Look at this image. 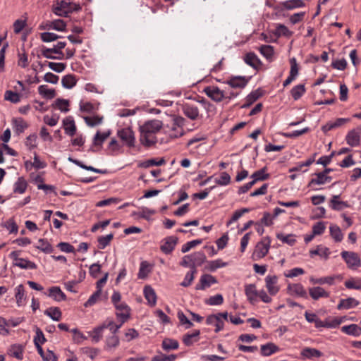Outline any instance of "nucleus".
Here are the masks:
<instances>
[{
  "label": "nucleus",
  "mask_w": 361,
  "mask_h": 361,
  "mask_svg": "<svg viewBox=\"0 0 361 361\" xmlns=\"http://www.w3.org/2000/svg\"><path fill=\"white\" fill-rule=\"evenodd\" d=\"M162 127V122L159 120H152L145 122L140 126V142L146 147H149L157 142V133Z\"/></svg>",
  "instance_id": "obj_1"
},
{
  "label": "nucleus",
  "mask_w": 361,
  "mask_h": 361,
  "mask_svg": "<svg viewBox=\"0 0 361 361\" xmlns=\"http://www.w3.org/2000/svg\"><path fill=\"white\" fill-rule=\"evenodd\" d=\"M52 10L56 16L67 17L70 13L81 10V6L71 0H56Z\"/></svg>",
  "instance_id": "obj_2"
},
{
  "label": "nucleus",
  "mask_w": 361,
  "mask_h": 361,
  "mask_svg": "<svg viewBox=\"0 0 361 361\" xmlns=\"http://www.w3.org/2000/svg\"><path fill=\"white\" fill-rule=\"evenodd\" d=\"M228 319V314L227 312H219L209 315L206 319V324L215 326L214 331L218 333L222 331L224 328V322Z\"/></svg>",
  "instance_id": "obj_3"
},
{
  "label": "nucleus",
  "mask_w": 361,
  "mask_h": 361,
  "mask_svg": "<svg viewBox=\"0 0 361 361\" xmlns=\"http://www.w3.org/2000/svg\"><path fill=\"white\" fill-rule=\"evenodd\" d=\"M20 250H15L9 254V257L13 260V266L23 269H36L37 264L27 259L20 258Z\"/></svg>",
  "instance_id": "obj_4"
},
{
  "label": "nucleus",
  "mask_w": 361,
  "mask_h": 361,
  "mask_svg": "<svg viewBox=\"0 0 361 361\" xmlns=\"http://www.w3.org/2000/svg\"><path fill=\"white\" fill-rule=\"evenodd\" d=\"M271 244V239L269 237H264L255 246L254 252L252 255L253 260H259L264 257L268 253Z\"/></svg>",
  "instance_id": "obj_5"
},
{
  "label": "nucleus",
  "mask_w": 361,
  "mask_h": 361,
  "mask_svg": "<svg viewBox=\"0 0 361 361\" xmlns=\"http://www.w3.org/2000/svg\"><path fill=\"white\" fill-rule=\"evenodd\" d=\"M341 255L349 269H357L361 267V259L357 253L350 251H343Z\"/></svg>",
  "instance_id": "obj_6"
},
{
  "label": "nucleus",
  "mask_w": 361,
  "mask_h": 361,
  "mask_svg": "<svg viewBox=\"0 0 361 361\" xmlns=\"http://www.w3.org/2000/svg\"><path fill=\"white\" fill-rule=\"evenodd\" d=\"M117 135L125 145L129 147L135 146V137L131 128H122L118 130Z\"/></svg>",
  "instance_id": "obj_7"
},
{
  "label": "nucleus",
  "mask_w": 361,
  "mask_h": 361,
  "mask_svg": "<svg viewBox=\"0 0 361 361\" xmlns=\"http://www.w3.org/2000/svg\"><path fill=\"white\" fill-rule=\"evenodd\" d=\"M224 91L214 85L207 86L203 90V92L215 102H221L224 100L225 95Z\"/></svg>",
  "instance_id": "obj_8"
},
{
  "label": "nucleus",
  "mask_w": 361,
  "mask_h": 361,
  "mask_svg": "<svg viewBox=\"0 0 361 361\" xmlns=\"http://www.w3.org/2000/svg\"><path fill=\"white\" fill-rule=\"evenodd\" d=\"M116 308V315L117 318L121 322V324H123L130 317V308L125 302L119 303L114 306Z\"/></svg>",
  "instance_id": "obj_9"
},
{
  "label": "nucleus",
  "mask_w": 361,
  "mask_h": 361,
  "mask_svg": "<svg viewBox=\"0 0 361 361\" xmlns=\"http://www.w3.org/2000/svg\"><path fill=\"white\" fill-rule=\"evenodd\" d=\"M66 45V43L65 42H59L56 44L54 46L53 48H45L42 50V55L44 57L47 59H61L62 57L60 56H52L51 54H58L61 55H63L61 52V49H63Z\"/></svg>",
  "instance_id": "obj_10"
},
{
  "label": "nucleus",
  "mask_w": 361,
  "mask_h": 361,
  "mask_svg": "<svg viewBox=\"0 0 361 361\" xmlns=\"http://www.w3.org/2000/svg\"><path fill=\"white\" fill-rule=\"evenodd\" d=\"M178 238L176 236L171 235L164 238L161 240L160 250L166 255L171 254L175 249L178 243Z\"/></svg>",
  "instance_id": "obj_11"
},
{
  "label": "nucleus",
  "mask_w": 361,
  "mask_h": 361,
  "mask_svg": "<svg viewBox=\"0 0 361 361\" xmlns=\"http://www.w3.org/2000/svg\"><path fill=\"white\" fill-rule=\"evenodd\" d=\"M287 293L291 296L300 297L307 299V293L301 283H290L287 286Z\"/></svg>",
  "instance_id": "obj_12"
},
{
  "label": "nucleus",
  "mask_w": 361,
  "mask_h": 361,
  "mask_svg": "<svg viewBox=\"0 0 361 361\" xmlns=\"http://www.w3.org/2000/svg\"><path fill=\"white\" fill-rule=\"evenodd\" d=\"M265 286L271 295H275L279 291L278 277L276 275H267L265 278Z\"/></svg>",
  "instance_id": "obj_13"
},
{
  "label": "nucleus",
  "mask_w": 361,
  "mask_h": 361,
  "mask_svg": "<svg viewBox=\"0 0 361 361\" xmlns=\"http://www.w3.org/2000/svg\"><path fill=\"white\" fill-rule=\"evenodd\" d=\"M243 60L246 64L253 68L255 70H259L262 65L261 60L254 52L246 54Z\"/></svg>",
  "instance_id": "obj_14"
},
{
  "label": "nucleus",
  "mask_w": 361,
  "mask_h": 361,
  "mask_svg": "<svg viewBox=\"0 0 361 361\" xmlns=\"http://www.w3.org/2000/svg\"><path fill=\"white\" fill-rule=\"evenodd\" d=\"M216 283L217 281L214 276L209 274H204L201 276L200 283L196 285L195 288L197 290H204Z\"/></svg>",
  "instance_id": "obj_15"
},
{
  "label": "nucleus",
  "mask_w": 361,
  "mask_h": 361,
  "mask_svg": "<svg viewBox=\"0 0 361 361\" xmlns=\"http://www.w3.org/2000/svg\"><path fill=\"white\" fill-rule=\"evenodd\" d=\"M249 81V78L244 76H235L226 81V84L232 88H244Z\"/></svg>",
  "instance_id": "obj_16"
},
{
  "label": "nucleus",
  "mask_w": 361,
  "mask_h": 361,
  "mask_svg": "<svg viewBox=\"0 0 361 361\" xmlns=\"http://www.w3.org/2000/svg\"><path fill=\"white\" fill-rule=\"evenodd\" d=\"M349 118H339L336 119L335 121H330L326 125L323 126L322 130L324 133H327L329 130H331L334 128H337L345 125L346 123L349 122Z\"/></svg>",
  "instance_id": "obj_17"
},
{
  "label": "nucleus",
  "mask_w": 361,
  "mask_h": 361,
  "mask_svg": "<svg viewBox=\"0 0 361 361\" xmlns=\"http://www.w3.org/2000/svg\"><path fill=\"white\" fill-rule=\"evenodd\" d=\"M315 178H313L310 181L308 186L312 187L313 185H324L328 183H330L332 180V178L329 176H326L322 172L316 173Z\"/></svg>",
  "instance_id": "obj_18"
},
{
  "label": "nucleus",
  "mask_w": 361,
  "mask_h": 361,
  "mask_svg": "<svg viewBox=\"0 0 361 361\" xmlns=\"http://www.w3.org/2000/svg\"><path fill=\"white\" fill-rule=\"evenodd\" d=\"M339 197L340 195H338L332 196L329 202V206L333 210L341 211L345 208H348L350 207L348 202L341 201L339 200Z\"/></svg>",
  "instance_id": "obj_19"
},
{
  "label": "nucleus",
  "mask_w": 361,
  "mask_h": 361,
  "mask_svg": "<svg viewBox=\"0 0 361 361\" xmlns=\"http://www.w3.org/2000/svg\"><path fill=\"white\" fill-rule=\"evenodd\" d=\"M63 126L65 133L70 136H73L76 133V126L75 121L71 116H68L63 120Z\"/></svg>",
  "instance_id": "obj_20"
},
{
  "label": "nucleus",
  "mask_w": 361,
  "mask_h": 361,
  "mask_svg": "<svg viewBox=\"0 0 361 361\" xmlns=\"http://www.w3.org/2000/svg\"><path fill=\"white\" fill-rule=\"evenodd\" d=\"M309 294L314 300H317L321 298L329 297V293L326 291L323 288L320 286L310 288L309 289Z\"/></svg>",
  "instance_id": "obj_21"
},
{
  "label": "nucleus",
  "mask_w": 361,
  "mask_h": 361,
  "mask_svg": "<svg viewBox=\"0 0 361 361\" xmlns=\"http://www.w3.org/2000/svg\"><path fill=\"white\" fill-rule=\"evenodd\" d=\"M280 350V348L274 343H267L260 347L261 355L264 357L270 356Z\"/></svg>",
  "instance_id": "obj_22"
},
{
  "label": "nucleus",
  "mask_w": 361,
  "mask_h": 361,
  "mask_svg": "<svg viewBox=\"0 0 361 361\" xmlns=\"http://www.w3.org/2000/svg\"><path fill=\"white\" fill-rule=\"evenodd\" d=\"M47 295L57 302L63 301L66 299V295L58 286H53L50 288Z\"/></svg>",
  "instance_id": "obj_23"
},
{
  "label": "nucleus",
  "mask_w": 361,
  "mask_h": 361,
  "mask_svg": "<svg viewBox=\"0 0 361 361\" xmlns=\"http://www.w3.org/2000/svg\"><path fill=\"white\" fill-rule=\"evenodd\" d=\"M184 114L192 120H195L199 116V109L197 106L185 104L183 106Z\"/></svg>",
  "instance_id": "obj_24"
},
{
  "label": "nucleus",
  "mask_w": 361,
  "mask_h": 361,
  "mask_svg": "<svg viewBox=\"0 0 361 361\" xmlns=\"http://www.w3.org/2000/svg\"><path fill=\"white\" fill-rule=\"evenodd\" d=\"M346 142L351 147H356L360 145V136L355 130H352L348 133L345 137Z\"/></svg>",
  "instance_id": "obj_25"
},
{
  "label": "nucleus",
  "mask_w": 361,
  "mask_h": 361,
  "mask_svg": "<svg viewBox=\"0 0 361 361\" xmlns=\"http://www.w3.org/2000/svg\"><path fill=\"white\" fill-rule=\"evenodd\" d=\"M144 295L150 306H154L157 303V295L154 290L150 286L144 288Z\"/></svg>",
  "instance_id": "obj_26"
},
{
  "label": "nucleus",
  "mask_w": 361,
  "mask_h": 361,
  "mask_svg": "<svg viewBox=\"0 0 361 361\" xmlns=\"http://www.w3.org/2000/svg\"><path fill=\"white\" fill-rule=\"evenodd\" d=\"M245 293L247 298V300L253 303L257 300V298L258 297L259 291H257L256 288V286L255 284H248L245 287Z\"/></svg>",
  "instance_id": "obj_27"
},
{
  "label": "nucleus",
  "mask_w": 361,
  "mask_h": 361,
  "mask_svg": "<svg viewBox=\"0 0 361 361\" xmlns=\"http://www.w3.org/2000/svg\"><path fill=\"white\" fill-rule=\"evenodd\" d=\"M228 265L227 262H224L221 259L207 262L205 269L209 271H215L217 269L225 267Z\"/></svg>",
  "instance_id": "obj_28"
},
{
  "label": "nucleus",
  "mask_w": 361,
  "mask_h": 361,
  "mask_svg": "<svg viewBox=\"0 0 361 361\" xmlns=\"http://www.w3.org/2000/svg\"><path fill=\"white\" fill-rule=\"evenodd\" d=\"M359 302L353 298H348L347 299L341 300L339 304L337 306L338 310L341 309H350L357 306Z\"/></svg>",
  "instance_id": "obj_29"
},
{
  "label": "nucleus",
  "mask_w": 361,
  "mask_h": 361,
  "mask_svg": "<svg viewBox=\"0 0 361 361\" xmlns=\"http://www.w3.org/2000/svg\"><path fill=\"white\" fill-rule=\"evenodd\" d=\"M37 249L44 253H51L54 251V247L52 245L48 242L47 240L45 239H39L35 246Z\"/></svg>",
  "instance_id": "obj_30"
},
{
  "label": "nucleus",
  "mask_w": 361,
  "mask_h": 361,
  "mask_svg": "<svg viewBox=\"0 0 361 361\" xmlns=\"http://www.w3.org/2000/svg\"><path fill=\"white\" fill-rule=\"evenodd\" d=\"M104 330V326H103V325L102 324L93 329L92 331L88 332L89 336L92 338V342L96 343L100 341L103 336Z\"/></svg>",
  "instance_id": "obj_31"
},
{
  "label": "nucleus",
  "mask_w": 361,
  "mask_h": 361,
  "mask_svg": "<svg viewBox=\"0 0 361 361\" xmlns=\"http://www.w3.org/2000/svg\"><path fill=\"white\" fill-rule=\"evenodd\" d=\"M27 187V183L23 177H19L13 185V192L18 194H23Z\"/></svg>",
  "instance_id": "obj_32"
},
{
  "label": "nucleus",
  "mask_w": 361,
  "mask_h": 361,
  "mask_svg": "<svg viewBox=\"0 0 361 361\" xmlns=\"http://www.w3.org/2000/svg\"><path fill=\"white\" fill-rule=\"evenodd\" d=\"M151 271L152 269L150 264L147 261H142L140 263L139 271L137 274L138 279H146Z\"/></svg>",
  "instance_id": "obj_33"
},
{
  "label": "nucleus",
  "mask_w": 361,
  "mask_h": 361,
  "mask_svg": "<svg viewBox=\"0 0 361 361\" xmlns=\"http://www.w3.org/2000/svg\"><path fill=\"white\" fill-rule=\"evenodd\" d=\"M283 8L286 10H293L298 8H302L305 6L302 0H288L282 4Z\"/></svg>",
  "instance_id": "obj_34"
},
{
  "label": "nucleus",
  "mask_w": 361,
  "mask_h": 361,
  "mask_svg": "<svg viewBox=\"0 0 361 361\" xmlns=\"http://www.w3.org/2000/svg\"><path fill=\"white\" fill-rule=\"evenodd\" d=\"M341 331L348 335L354 336H358L361 334V328L354 324L342 326Z\"/></svg>",
  "instance_id": "obj_35"
},
{
  "label": "nucleus",
  "mask_w": 361,
  "mask_h": 361,
  "mask_svg": "<svg viewBox=\"0 0 361 361\" xmlns=\"http://www.w3.org/2000/svg\"><path fill=\"white\" fill-rule=\"evenodd\" d=\"M200 334V330H195L192 334H187L183 336V342L187 346H190L195 341H197Z\"/></svg>",
  "instance_id": "obj_36"
},
{
  "label": "nucleus",
  "mask_w": 361,
  "mask_h": 361,
  "mask_svg": "<svg viewBox=\"0 0 361 361\" xmlns=\"http://www.w3.org/2000/svg\"><path fill=\"white\" fill-rule=\"evenodd\" d=\"M267 168L264 167L260 170H258L253 173L251 178L253 179L252 181L255 184L259 180H264L269 178V174L266 173Z\"/></svg>",
  "instance_id": "obj_37"
},
{
  "label": "nucleus",
  "mask_w": 361,
  "mask_h": 361,
  "mask_svg": "<svg viewBox=\"0 0 361 361\" xmlns=\"http://www.w3.org/2000/svg\"><path fill=\"white\" fill-rule=\"evenodd\" d=\"M301 355L305 358L311 359L312 357H319L322 355V353L315 348H305L302 350Z\"/></svg>",
  "instance_id": "obj_38"
},
{
  "label": "nucleus",
  "mask_w": 361,
  "mask_h": 361,
  "mask_svg": "<svg viewBox=\"0 0 361 361\" xmlns=\"http://www.w3.org/2000/svg\"><path fill=\"white\" fill-rule=\"evenodd\" d=\"M179 343L176 340L171 338H165L161 343L162 348L166 351L176 350L178 348Z\"/></svg>",
  "instance_id": "obj_39"
},
{
  "label": "nucleus",
  "mask_w": 361,
  "mask_h": 361,
  "mask_svg": "<svg viewBox=\"0 0 361 361\" xmlns=\"http://www.w3.org/2000/svg\"><path fill=\"white\" fill-rule=\"evenodd\" d=\"M39 94L46 99H52L56 93L54 89H49L47 85H42L38 87Z\"/></svg>",
  "instance_id": "obj_40"
},
{
  "label": "nucleus",
  "mask_w": 361,
  "mask_h": 361,
  "mask_svg": "<svg viewBox=\"0 0 361 361\" xmlns=\"http://www.w3.org/2000/svg\"><path fill=\"white\" fill-rule=\"evenodd\" d=\"M339 276H326V277H322L319 279H314L311 278L310 282H312L313 284H329L332 285L334 283V281L336 278H339Z\"/></svg>",
  "instance_id": "obj_41"
},
{
  "label": "nucleus",
  "mask_w": 361,
  "mask_h": 361,
  "mask_svg": "<svg viewBox=\"0 0 361 361\" xmlns=\"http://www.w3.org/2000/svg\"><path fill=\"white\" fill-rule=\"evenodd\" d=\"M44 314L54 321H59L61 319V312L59 307H49L44 311Z\"/></svg>",
  "instance_id": "obj_42"
},
{
  "label": "nucleus",
  "mask_w": 361,
  "mask_h": 361,
  "mask_svg": "<svg viewBox=\"0 0 361 361\" xmlns=\"http://www.w3.org/2000/svg\"><path fill=\"white\" fill-rule=\"evenodd\" d=\"M15 298L17 305L21 306L25 300V288L23 285L20 284L15 288Z\"/></svg>",
  "instance_id": "obj_43"
},
{
  "label": "nucleus",
  "mask_w": 361,
  "mask_h": 361,
  "mask_svg": "<svg viewBox=\"0 0 361 361\" xmlns=\"http://www.w3.org/2000/svg\"><path fill=\"white\" fill-rule=\"evenodd\" d=\"M260 54L267 60L271 61L274 54V47L270 45H262L259 48Z\"/></svg>",
  "instance_id": "obj_44"
},
{
  "label": "nucleus",
  "mask_w": 361,
  "mask_h": 361,
  "mask_svg": "<svg viewBox=\"0 0 361 361\" xmlns=\"http://www.w3.org/2000/svg\"><path fill=\"white\" fill-rule=\"evenodd\" d=\"M102 325L104 326V329H109L111 334L116 335L123 324H121V322L119 324H116L112 319H107L102 324Z\"/></svg>",
  "instance_id": "obj_45"
},
{
  "label": "nucleus",
  "mask_w": 361,
  "mask_h": 361,
  "mask_svg": "<svg viewBox=\"0 0 361 361\" xmlns=\"http://www.w3.org/2000/svg\"><path fill=\"white\" fill-rule=\"evenodd\" d=\"M310 255L311 257H313L314 255H319L326 259L330 255V251L329 248L319 245L317 249L310 250Z\"/></svg>",
  "instance_id": "obj_46"
},
{
  "label": "nucleus",
  "mask_w": 361,
  "mask_h": 361,
  "mask_svg": "<svg viewBox=\"0 0 361 361\" xmlns=\"http://www.w3.org/2000/svg\"><path fill=\"white\" fill-rule=\"evenodd\" d=\"M11 355L18 360L23 358V347L19 344L13 345L10 349Z\"/></svg>",
  "instance_id": "obj_47"
},
{
  "label": "nucleus",
  "mask_w": 361,
  "mask_h": 361,
  "mask_svg": "<svg viewBox=\"0 0 361 361\" xmlns=\"http://www.w3.org/2000/svg\"><path fill=\"white\" fill-rule=\"evenodd\" d=\"M61 83L63 87L71 89L76 85V79L73 75H66L63 77Z\"/></svg>",
  "instance_id": "obj_48"
},
{
  "label": "nucleus",
  "mask_w": 361,
  "mask_h": 361,
  "mask_svg": "<svg viewBox=\"0 0 361 361\" xmlns=\"http://www.w3.org/2000/svg\"><path fill=\"white\" fill-rule=\"evenodd\" d=\"M345 286L348 289L361 290V279L350 278L345 281Z\"/></svg>",
  "instance_id": "obj_49"
},
{
  "label": "nucleus",
  "mask_w": 361,
  "mask_h": 361,
  "mask_svg": "<svg viewBox=\"0 0 361 361\" xmlns=\"http://www.w3.org/2000/svg\"><path fill=\"white\" fill-rule=\"evenodd\" d=\"M331 237L336 242H341L343 240V235L341 228L336 225H331L329 228Z\"/></svg>",
  "instance_id": "obj_50"
},
{
  "label": "nucleus",
  "mask_w": 361,
  "mask_h": 361,
  "mask_svg": "<svg viewBox=\"0 0 361 361\" xmlns=\"http://www.w3.org/2000/svg\"><path fill=\"white\" fill-rule=\"evenodd\" d=\"M305 92V88L304 85H298L293 87L290 91L292 97L295 100L299 99Z\"/></svg>",
  "instance_id": "obj_51"
},
{
  "label": "nucleus",
  "mask_w": 361,
  "mask_h": 361,
  "mask_svg": "<svg viewBox=\"0 0 361 361\" xmlns=\"http://www.w3.org/2000/svg\"><path fill=\"white\" fill-rule=\"evenodd\" d=\"M274 34L278 37H290L292 35L293 32L286 25L283 24H278Z\"/></svg>",
  "instance_id": "obj_52"
},
{
  "label": "nucleus",
  "mask_w": 361,
  "mask_h": 361,
  "mask_svg": "<svg viewBox=\"0 0 361 361\" xmlns=\"http://www.w3.org/2000/svg\"><path fill=\"white\" fill-rule=\"evenodd\" d=\"M276 238L281 242L289 245H293L296 242L295 235L293 234L284 235L283 233H278L276 235Z\"/></svg>",
  "instance_id": "obj_53"
},
{
  "label": "nucleus",
  "mask_w": 361,
  "mask_h": 361,
  "mask_svg": "<svg viewBox=\"0 0 361 361\" xmlns=\"http://www.w3.org/2000/svg\"><path fill=\"white\" fill-rule=\"evenodd\" d=\"M54 106L61 112L66 113L69 111V101L64 99H57L55 101Z\"/></svg>",
  "instance_id": "obj_54"
},
{
  "label": "nucleus",
  "mask_w": 361,
  "mask_h": 361,
  "mask_svg": "<svg viewBox=\"0 0 361 361\" xmlns=\"http://www.w3.org/2000/svg\"><path fill=\"white\" fill-rule=\"evenodd\" d=\"M192 257V268L195 267V265H200L206 260L205 255L202 252H195L192 255H190Z\"/></svg>",
  "instance_id": "obj_55"
},
{
  "label": "nucleus",
  "mask_w": 361,
  "mask_h": 361,
  "mask_svg": "<svg viewBox=\"0 0 361 361\" xmlns=\"http://www.w3.org/2000/svg\"><path fill=\"white\" fill-rule=\"evenodd\" d=\"M120 341L117 335L111 334L106 338V345L107 348H115L119 345Z\"/></svg>",
  "instance_id": "obj_56"
},
{
  "label": "nucleus",
  "mask_w": 361,
  "mask_h": 361,
  "mask_svg": "<svg viewBox=\"0 0 361 361\" xmlns=\"http://www.w3.org/2000/svg\"><path fill=\"white\" fill-rule=\"evenodd\" d=\"M196 271L195 267L192 268V269L185 274L183 281L180 283V286L183 287L189 286L194 280V274Z\"/></svg>",
  "instance_id": "obj_57"
},
{
  "label": "nucleus",
  "mask_w": 361,
  "mask_h": 361,
  "mask_svg": "<svg viewBox=\"0 0 361 361\" xmlns=\"http://www.w3.org/2000/svg\"><path fill=\"white\" fill-rule=\"evenodd\" d=\"M215 182L219 185H227L231 182V176L228 173L222 172L221 173L219 177L216 178Z\"/></svg>",
  "instance_id": "obj_58"
},
{
  "label": "nucleus",
  "mask_w": 361,
  "mask_h": 361,
  "mask_svg": "<svg viewBox=\"0 0 361 361\" xmlns=\"http://www.w3.org/2000/svg\"><path fill=\"white\" fill-rule=\"evenodd\" d=\"M114 235L112 233L108 234L106 235L100 236L98 238L99 245L98 247L99 249H104L111 241Z\"/></svg>",
  "instance_id": "obj_59"
},
{
  "label": "nucleus",
  "mask_w": 361,
  "mask_h": 361,
  "mask_svg": "<svg viewBox=\"0 0 361 361\" xmlns=\"http://www.w3.org/2000/svg\"><path fill=\"white\" fill-rule=\"evenodd\" d=\"M177 317L180 324L184 326L186 329L191 328L193 326V323L187 318L182 311L178 312Z\"/></svg>",
  "instance_id": "obj_60"
},
{
  "label": "nucleus",
  "mask_w": 361,
  "mask_h": 361,
  "mask_svg": "<svg viewBox=\"0 0 361 361\" xmlns=\"http://www.w3.org/2000/svg\"><path fill=\"white\" fill-rule=\"evenodd\" d=\"M86 124L90 127L97 126L102 122L103 117L99 116L84 117Z\"/></svg>",
  "instance_id": "obj_61"
},
{
  "label": "nucleus",
  "mask_w": 361,
  "mask_h": 361,
  "mask_svg": "<svg viewBox=\"0 0 361 361\" xmlns=\"http://www.w3.org/2000/svg\"><path fill=\"white\" fill-rule=\"evenodd\" d=\"M13 124L17 133H22L28 127L27 123L22 118L13 120Z\"/></svg>",
  "instance_id": "obj_62"
},
{
  "label": "nucleus",
  "mask_w": 361,
  "mask_h": 361,
  "mask_svg": "<svg viewBox=\"0 0 361 361\" xmlns=\"http://www.w3.org/2000/svg\"><path fill=\"white\" fill-rule=\"evenodd\" d=\"M33 341L35 345H42L47 341L42 331L37 326L35 327V336Z\"/></svg>",
  "instance_id": "obj_63"
},
{
  "label": "nucleus",
  "mask_w": 361,
  "mask_h": 361,
  "mask_svg": "<svg viewBox=\"0 0 361 361\" xmlns=\"http://www.w3.org/2000/svg\"><path fill=\"white\" fill-rule=\"evenodd\" d=\"M177 358V355L171 354L166 355L163 353H159L152 358L151 361H175Z\"/></svg>",
  "instance_id": "obj_64"
}]
</instances>
